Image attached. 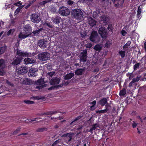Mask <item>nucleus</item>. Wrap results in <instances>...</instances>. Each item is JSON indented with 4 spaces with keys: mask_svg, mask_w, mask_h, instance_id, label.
I'll list each match as a JSON object with an SVG mask.
<instances>
[{
    "mask_svg": "<svg viewBox=\"0 0 146 146\" xmlns=\"http://www.w3.org/2000/svg\"><path fill=\"white\" fill-rule=\"evenodd\" d=\"M71 15L75 19L80 20L83 18V13L80 9H76L72 11Z\"/></svg>",
    "mask_w": 146,
    "mask_h": 146,
    "instance_id": "nucleus-1",
    "label": "nucleus"
},
{
    "mask_svg": "<svg viewBox=\"0 0 146 146\" xmlns=\"http://www.w3.org/2000/svg\"><path fill=\"white\" fill-rule=\"evenodd\" d=\"M58 13L62 16H66L69 15L70 11L67 7L62 6L60 8Z\"/></svg>",
    "mask_w": 146,
    "mask_h": 146,
    "instance_id": "nucleus-2",
    "label": "nucleus"
},
{
    "mask_svg": "<svg viewBox=\"0 0 146 146\" xmlns=\"http://www.w3.org/2000/svg\"><path fill=\"white\" fill-rule=\"evenodd\" d=\"M98 33L101 37L104 39L106 38L108 36L107 29L104 27H101L99 28Z\"/></svg>",
    "mask_w": 146,
    "mask_h": 146,
    "instance_id": "nucleus-3",
    "label": "nucleus"
},
{
    "mask_svg": "<svg viewBox=\"0 0 146 146\" xmlns=\"http://www.w3.org/2000/svg\"><path fill=\"white\" fill-rule=\"evenodd\" d=\"M90 40L96 43L98 41L99 37L97 31H92L90 37Z\"/></svg>",
    "mask_w": 146,
    "mask_h": 146,
    "instance_id": "nucleus-4",
    "label": "nucleus"
},
{
    "mask_svg": "<svg viewBox=\"0 0 146 146\" xmlns=\"http://www.w3.org/2000/svg\"><path fill=\"white\" fill-rule=\"evenodd\" d=\"M50 54L47 52H45L39 54L38 55V58L39 60L45 61L48 60L49 58Z\"/></svg>",
    "mask_w": 146,
    "mask_h": 146,
    "instance_id": "nucleus-5",
    "label": "nucleus"
},
{
    "mask_svg": "<svg viewBox=\"0 0 146 146\" xmlns=\"http://www.w3.org/2000/svg\"><path fill=\"white\" fill-rule=\"evenodd\" d=\"M31 21L35 23H38L41 21L40 17L36 13H33L31 16Z\"/></svg>",
    "mask_w": 146,
    "mask_h": 146,
    "instance_id": "nucleus-6",
    "label": "nucleus"
},
{
    "mask_svg": "<svg viewBox=\"0 0 146 146\" xmlns=\"http://www.w3.org/2000/svg\"><path fill=\"white\" fill-rule=\"evenodd\" d=\"M88 53L87 50L85 49L83 52H81L80 56V61L84 62L87 60Z\"/></svg>",
    "mask_w": 146,
    "mask_h": 146,
    "instance_id": "nucleus-7",
    "label": "nucleus"
},
{
    "mask_svg": "<svg viewBox=\"0 0 146 146\" xmlns=\"http://www.w3.org/2000/svg\"><path fill=\"white\" fill-rule=\"evenodd\" d=\"M38 70L37 68H31L29 69L28 72V76L31 77L35 76H36Z\"/></svg>",
    "mask_w": 146,
    "mask_h": 146,
    "instance_id": "nucleus-8",
    "label": "nucleus"
},
{
    "mask_svg": "<svg viewBox=\"0 0 146 146\" xmlns=\"http://www.w3.org/2000/svg\"><path fill=\"white\" fill-rule=\"evenodd\" d=\"M17 54L18 55L17 57L23 59V57L28 56H29V54L27 52H23L19 49H17Z\"/></svg>",
    "mask_w": 146,
    "mask_h": 146,
    "instance_id": "nucleus-9",
    "label": "nucleus"
},
{
    "mask_svg": "<svg viewBox=\"0 0 146 146\" xmlns=\"http://www.w3.org/2000/svg\"><path fill=\"white\" fill-rule=\"evenodd\" d=\"M23 33L25 34L31 35V32L32 31V28L29 24H27L23 27Z\"/></svg>",
    "mask_w": 146,
    "mask_h": 146,
    "instance_id": "nucleus-10",
    "label": "nucleus"
},
{
    "mask_svg": "<svg viewBox=\"0 0 146 146\" xmlns=\"http://www.w3.org/2000/svg\"><path fill=\"white\" fill-rule=\"evenodd\" d=\"M17 74L19 75H23L27 72V69L24 66H21L17 70Z\"/></svg>",
    "mask_w": 146,
    "mask_h": 146,
    "instance_id": "nucleus-11",
    "label": "nucleus"
},
{
    "mask_svg": "<svg viewBox=\"0 0 146 146\" xmlns=\"http://www.w3.org/2000/svg\"><path fill=\"white\" fill-rule=\"evenodd\" d=\"M48 41L43 40H39L38 43V45L41 48L44 49L47 46Z\"/></svg>",
    "mask_w": 146,
    "mask_h": 146,
    "instance_id": "nucleus-12",
    "label": "nucleus"
},
{
    "mask_svg": "<svg viewBox=\"0 0 146 146\" xmlns=\"http://www.w3.org/2000/svg\"><path fill=\"white\" fill-rule=\"evenodd\" d=\"M72 134L71 133H69L63 134L62 136V137H66V139L67 143L70 142L72 138Z\"/></svg>",
    "mask_w": 146,
    "mask_h": 146,
    "instance_id": "nucleus-13",
    "label": "nucleus"
},
{
    "mask_svg": "<svg viewBox=\"0 0 146 146\" xmlns=\"http://www.w3.org/2000/svg\"><path fill=\"white\" fill-rule=\"evenodd\" d=\"M60 79L59 78L57 77H53L50 80V84L52 85H54L55 84H58L59 83Z\"/></svg>",
    "mask_w": 146,
    "mask_h": 146,
    "instance_id": "nucleus-14",
    "label": "nucleus"
},
{
    "mask_svg": "<svg viewBox=\"0 0 146 146\" xmlns=\"http://www.w3.org/2000/svg\"><path fill=\"white\" fill-rule=\"evenodd\" d=\"M52 20L54 23L56 25H58L61 21V19L60 17L57 16L55 17L52 18Z\"/></svg>",
    "mask_w": 146,
    "mask_h": 146,
    "instance_id": "nucleus-15",
    "label": "nucleus"
},
{
    "mask_svg": "<svg viewBox=\"0 0 146 146\" xmlns=\"http://www.w3.org/2000/svg\"><path fill=\"white\" fill-rule=\"evenodd\" d=\"M22 60V58L17 57L12 62L11 64L13 66L17 65L19 64Z\"/></svg>",
    "mask_w": 146,
    "mask_h": 146,
    "instance_id": "nucleus-16",
    "label": "nucleus"
},
{
    "mask_svg": "<svg viewBox=\"0 0 146 146\" xmlns=\"http://www.w3.org/2000/svg\"><path fill=\"white\" fill-rule=\"evenodd\" d=\"M24 61L26 64H33L35 62V60L33 58H25Z\"/></svg>",
    "mask_w": 146,
    "mask_h": 146,
    "instance_id": "nucleus-17",
    "label": "nucleus"
},
{
    "mask_svg": "<svg viewBox=\"0 0 146 146\" xmlns=\"http://www.w3.org/2000/svg\"><path fill=\"white\" fill-rule=\"evenodd\" d=\"M88 20V23L92 26H94L96 24V21L91 17H89Z\"/></svg>",
    "mask_w": 146,
    "mask_h": 146,
    "instance_id": "nucleus-18",
    "label": "nucleus"
},
{
    "mask_svg": "<svg viewBox=\"0 0 146 146\" xmlns=\"http://www.w3.org/2000/svg\"><path fill=\"white\" fill-rule=\"evenodd\" d=\"M84 70L83 68H78L75 71V74L77 75H81L83 73Z\"/></svg>",
    "mask_w": 146,
    "mask_h": 146,
    "instance_id": "nucleus-19",
    "label": "nucleus"
},
{
    "mask_svg": "<svg viewBox=\"0 0 146 146\" xmlns=\"http://www.w3.org/2000/svg\"><path fill=\"white\" fill-rule=\"evenodd\" d=\"M98 102L99 104L102 106H103L107 104V100L106 98H104L100 100Z\"/></svg>",
    "mask_w": 146,
    "mask_h": 146,
    "instance_id": "nucleus-20",
    "label": "nucleus"
},
{
    "mask_svg": "<svg viewBox=\"0 0 146 146\" xmlns=\"http://www.w3.org/2000/svg\"><path fill=\"white\" fill-rule=\"evenodd\" d=\"M99 127V125L98 123L94 124L92 125V127L90 128L89 131L92 134L93 133L94 130H95L96 128Z\"/></svg>",
    "mask_w": 146,
    "mask_h": 146,
    "instance_id": "nucleus-21",
    "label": "nucleus"
},
{
    "mask_svg": "<svg viewBox=\"0 0 146 146\" xmlns=\"http://www.w3.org/2000/svg\"><path fill=\"white\" fill-rule=\"evenodd\" d=\"M43 30L42 28H40L38 30H36L35 31H33L31 33L32 36H35L36 35H38L40 33V32Z\"/></svg>",
    "mask_w": 146,
    "mask_h": 146,
    "instance_id": "nucleus-22",
    "label": "nucleus"
},
{
    "mask_svg": "<svg viewBox=\"0 0 146 146\" xmlns=\"http://www.w3.org/2000/svg\"><path fill=\"white\" fill-rule=\"evenodd\" d=\"M30 36V34H23L22 32H21L19 35L18 37L21 39H24Z\"/></svg>",
    "mask_w": 146,
    "mask_h": 146,
    "instance_id": "nucleus-23",
    "label": "nucleus"
},
{
    "mask_svg": "<svg viewBox=\"0 0 146 146\" xmlns=\"http://www.w3.org/2000/svg\"><path fill=\"white\" fill-rule=\"evenodd\" d=\"M54 0H46L45 1H42V2H40L38 3V5L41 6H44L45 5L48 3L50 2H53V1Z\"/></svg>",
    "mask_w": 146,
    "mask_h": 146,
    "instance_id": "nucleus-24",
    "label": "nucleus"
},
{
    "mask_svg": "<svg viewBox=\"0 0 146 146\" xmlns=\"http://www.w3.org/2000/svg\"><path fill=\"white\" fill-rule=\"evenodd\" d=\"M102 21H103L104 23H107L109 21V17L105 15H102L101 17Z\"/></svg>",
    "mask_w": 146,
    "mask_h": 146,
    "instance_id": "nucleus-25",
    "label": "nucleus"
},
{
    "mask_svg": "<svg viewBox=\"0 0 146 146\" xmlns=\"http://www.w3.org/2000/svg\"><path fill=\"white\" fill-rule=\"evenodd\" d=\"M74 76L73 73H70L65 75L64 78L65 80H68Z\"/></svg>",
    "mask_w": 146,
    "mask_h": 146,
    "instance_id": "nucleus-26",
    "label": "nucleus"
},
{
    "mask_svg": "<svg viewBox=\"0 0 146 146\" xmlns=\"http://www.w3.org/2000/svg\"><path fill=\"white\" fill-rule=\"evenodd\" d=\"M126 89L125 88H123L121 90L119 93V95L120 96H123L126 94Z\"/></svg>",
    "mask_w": 146,
    "mask_h": 146,
    "instance_id": "nucleus-27",
    "label": "nucleus"
},
{
    "mask_svg": "<svg viewBox=\"0 0 146 146\" xmlns=\"http://www.w3.org/2000/svg\"><path fill=\"white\" fill-rule=\"evenodd\" d=\"M102 47L99 44H97L95 46L94 48V49L96 51L100 52L102 50Z\"/></svg>",
    "mask_w": 146,
    "mask_h": 146,
    "instance_id": "nucleus-28",
    "label": "nucleus"
},
{
    "mask_svg": "<svg viewBox=\"0 0 146 146\" xmlns=\"http://www.w3.org/2000/svg\"><path fill=\"white\" fill-rule=\"evenodd\" d=\"M7 47L6 46L0 47V55L3 54L6 50Z\"/></svg>",
    "mask_w": 146,
    "mask_h": 146,
    "instance_id": "nucleus-29",
    "label": "nucleus"
},
{
    "mask_svg": "<svg viewBox=\"0 0 146 146\" xmlns=\"http://www.w3.org/2000/svg\"><path fill=\"white\" fill-rule=\"evenodd\" d=\"M31 80L27 78L23 81V83L26 85H30L31 84Z\"/></svg>",
    "mask_w": 146,
    "mask_h": 146,
    "instance_id": "nucleus-30",
    "label": "nucleus"
},
{
    "mask_svg": "<svg viewBox=\"0 0 146 146\" xmlns=\"http://www.w3.org/2000/svg\"><path fill=\"white\" fill-rule=\"evenodd\" d=\"M44 25L46 26H47L48 28L50 29H52L53 27V26L52 24L48 21H46L44 24Z\"/></svg>",
    "mask_w": 146,
    "mask_h": 146,
    "instance_id": "nucleus-31",
    "label": "nucleus"
},
{
    "mask_svg": "<svg viewBox=\"0 0 146 146\" xmlns=\"http://www.w3.org/2000/svg\"><path fill=\"white\" fill-rule=\"evenodd\" d=\"M109 110L108 109L106 108L104 110H98L96 111V113H101L107 112Z\"/></svg>",
    "mask_w": 146,
    "mask_h": 146,
    "instance_id": "nucleus-32",
    "label": "nucleus"
},
{
    "mask_svg": "<svg viewBox=\"0 0 146 146\" xmlns=\"http://www.w3.org/2000/svg\"><path fill=\"white\" fill-rule=\"evenodd\" d=\"M125 52L124 50H120L119 52V54L120 56L122 58H124L125 56Z\"/></svg>",
    "mask_w": 146,
    "mask_h": 146,
    "instance_id": "nucleus-33",
    "label": "nucleus"
},
{
    "mask_svg": "<svg viewBox=\"0 0 146 146\" xmlns=\"http://www.w3.org/2000/svg\"><path fill=\"white\" fill-rule=\"evenodd\" d=\"M43 80L42 78L39 79L35 82L36 84L37 85H41L43 83Z\"/></svg>",
    "mask_w": 146,
    "mask_h": 146,
    "instance_id": "nucleus-34",
    "label": "nucleus"
},
{
    "mask_svg": "<svg viewBox=\"0 0 146 146\" xmlns=\"http://www.w3.org/2000/svg\"><path fill=\"white\" fill-rule=\"evenodd\" d=\"M33 97L34 99L37 100H43L45 98L43 96H34Z\"/></svg>",
    "mask_w": 146,
    "mask_h": 146,
    "instance_id": "nucleus-35",
    "label": "nucleus"
},
{
    "mask_svg": "<svg viewBox=\"0 0 146 146\" xmlns=\"http://www.w3.org/2000/svg\"><path fill=\"white\" fill-rule=\"evenodd\" d=\"M47 128L46 127H42L37 129L36 130V131L37 132H42L44 131H47Z\"/></svg>",
    "mask_w": 146,
    "mask_h": 146,
    "instance_id": "nucleus-36",
    "label": "nucleus"
},
{
    "mask_svg": "<svg viewBox=\"0 0 146 146\" xmlns=\"http://www.w3.org/2000/svg\"><path fill=\"white\" fill-rule=\"evenodd\" d=\"M82 117V116L80 115L77 117L76 118H75L73 120L71 123H70V125H72L73 124V123L75 121H76L80 119H81Z\"/></svg>",
    "mask_w": 146,
    "mask_h": 146,
    "instance_id": "nucleus-37",
    "label": "nucleus"
},
{
    "mask_svg": "<svg viewBox=\"0 0 146 146\" xmlns=\"http://www.w3.org/2000/svg\"><path fill=\"white\" fill-rule=\"evenodd\" d=\"M131 44V42L130 41H128L123 46V49L127 48H128Z\"/></svg>",
    "mask_w": 146,
    "mask_h": 146,
    "instance_id": "nucleus-38",
    "label": "nucleus"
},
{
    "mask_svg": "<svg viewBox=\"0 0 146 146\" xmlns=\"http://www.w3.org/2000/svg\"><path fill=\"white\" fill-rule=\"evenodd\" d=\"M141 9L140 7V6H139L138 7V10L137 11V16L138 17H140L141 14Z\"/></svg>",
    "mask_w": 146,
    "mask_h": 146,
    "instance_id": "nucleus-39",
    "label": "nucleus"
},
{
    "mask_svg": "<svg viewBox=\"0 0 146 146\" xmlns=\"http://www.w3.org/2000/svg\"><path fill=\"white\" fill-rule=\"evenodd\" d=\"M107 29L109 31L112 32L113 27L112 25L111 24H109L108 26Z\"/></svg>",
    "mask_w": 146,
    "mask_h": 146,
    "instance_id": "nucleus-40",
    "label": "nucleus"
},
{
    "mask_svg": "<svg viewBox=\"0 0 146 146\" xmlns=\"http://www.w3.org/2000/svg\"><path fill=\"white\" fill-rule=\"evenodd\" d=\"M24 102L26 104H32L34 103V102L29 100H25L24 101Z\"/></svg>",
    "mask_w": 146,
    "mask_h": 146,
    "instance_id": "nucleus-41",
    "label": "nucleus"
},
{
    "mask_svg": "<svg viewBox=\"0 0 146 146\" xmlns=\"http://www.w3.org/2000/svg\"><path fill=\"white\" fill-rule=\"evenodd\" d=\"M15 31L14 29H10L7 33V34L8 36L11 35V34H13Z\"/></svg>",
    "mask_w": 146,
    "mask_h": 146,
    "instance_id": "nucleus-42",
    "label": "nucleus"
},
{
    "mask_svg": "<svg viewBox=\"0 0 146 146\" xmlns=\"http://www.w3.org/2000/svg\"><path fill=\"white\" fill-rule=\"evenodd\" d=\"M21 129V127H19L16 129L15 131L13 133V134L14 135L17 134L20 131V130Z\"/></svg>",
    "mask_w": 146,
    "mask_h": 146,
    "instance_id": "nucleus-43",
    "label": "nucleus"
},
{
    "mask_svg": "<svg viewBox=\"0 0 146 146\" xmlns=\"http://www.w3.org/2000/svg\"><path fill=\"white\" fill-rule=\"evenodd\" d=\"M139 63H138L135 64L133 66V69L134 70H135L139 68Z\"/></svg>",
    "mask_w": 146,
    "mask_h": 146,
    "instance_id": "nucleus-44",
    "label": "nucleus"
},
{
    "mask_svg": "<svg viewBox=\"0 0 146 146\" xmlns=\"http://www.w3.org/2000/svg\"><path fill=\"white\" fill-rule=\"evenodd\" d=\"M98 14L96 11L93 12L92 14L93 17L95 18H96L98 17Z\"/></svg>",
    "mask_w": 146,
    "mask_h": 146,
    "instance_id": "nucleus-45",
    "label": "nucleus"
},
{
    "mask_svg": "<svg viewBox=\"0 0 146 146\" xmlns=\"http://www.w3.org/2000/svg\"><path fill=\"white\" fill-rule=\"evenodd\" d=\"M85 46L87 48H90L92 46V44L90 42H88L85 45Z\"/></svg>",
    "mask_w": 146,
    "mask_h": 146,
    "instance_id": "nucleus-46",
    "label": "nucleus"
},
{
    "mask_svg": "<svg viewBox=\"0 0 146 146\" xmlns=\"http://www.w3.org/2000/svg\"><path fill=\"white\" fill-rule=\"evenodd\" d=\"M21 9L19 7H18L17 9L15 10L14 13V14L16 15L18 14L21 11Z\"/></svg>",
    "mask_w": 146,
    "mask_h": 146,
    "instance_id": "nucleus-47",
    "label": "nucleus"
},
{
    "mask_svg": "<svg viewBox=\"0 0 146 146\" xmlns=\"http://www.w3.org/2000/svg\"><path fill=\"white\" fill-rule=\"evenodd\" d=\"M22 3L21 1H19L17 3H14V5L17 6H18L19 7L22 5Z\"/></svg>",
    "mask_w": 146,
    "mask_h": 146,
    "instance_id": "nucleus-48",
    "label": "nucleus"
},
{
    "mask_svg": "<svg viewBox=\"0 0 146 146\" xmlns=\"http://www.w3.org/2000/svg\"><path fill=\"white\" fill-rule=\"evenodd\" d=\"M5 83L6 84L9 86H13V84L8 80H6Z\"/></svg>",
    "mask_w": 146,
    "mask_h": 146,
    "instance_id": "nucleus-49",
    "label": "nucleus"
},
{
    "mask_svg": "<svg viewBox=\"0 0 146 146\" xmlns=\"http://www.w3.org/2000/svg\"><path fill=\"white\" fill-rule=\"evenodd\" d=\"M4 61L3 59H0V67L2 66L4 64Z\"/></svg>",
    "mask_w": 146,
    "mask_h": 146,
    "instance_id": "nucleus-50",
    "label": "nucleus"
},
{
    "mask_svg": "<svg viewBox=\"0 0 146 146\" xmlns=\"http://www.w3.org/2000/svg\"><path fill=\"white\" fill-rule=\"evenodd\" d=\"M111 44L110 42L108 41L105 44V46L106 48H109Z\"/></svg>",
    "mask_w": 146,
    "mask_h": 146,
    "instance_id": "nucleus-51",
    "label": "nucleus"
},
{
    "mask_svg": "<svg viewBox=\"0 0 146 146\" xmlns=\"http://www.w3.org/2000/svg\"><path fill=\"white\" fill-rule=\"evenodd\" d=\"M41 118L40 117L36 118H34L32 119H30L29 120V121H36V120H38L39 119H41Z\"/></svg>",
    "mask_w": 146,
    "mask_h": 146,
    "instance_id": "nucleus-52",
    "label": "nucleus"
},
{
    "mask_svg": "<svg viewBox=\"0 0 146 146\" xmlns=\"http://www.w3.org/2000/svg\"><path fill=\"white\" fill-rule=\"evenodd\" d=\"M121 34L122 36H125L127 34V32L124 30H122L121 31Z\"/></svg>",
    "mask_w": 146,
    "mask_h": 146,
    "instance_id": "nucleus-53",
    "label": "nucleus"
},
{
    "mask_svg": "<svg viewBox=\"0 0 146 146\" xmlns=\"http://www.w3.org/2000/svg\"><path fill=\"white\" fill-rule=\"evenodd\" d=\"M74 2L71 0H69L67 2L68 4L69 5L71 6L72 5L73 3Z\"/></svg>",
    "mask_w": 146,
    "mask_h": 146,
    "instance_id": "nucleus-54",
    "label": "nucleus"
},
{
    "mask_svg": "<svg viewBox=\"0 0 146 146\" xmlns=\"http://www.w3.org/2000/svg\"><path fill=\"white\" fill-rule=\"evenodd\" d=\"M133 122V123L132 124V127L133 128H134L137 126L138 124L135 123L134 121Z\"/></svg>",
    "mask_w": 146,
    "mask_h": 146,
    "instance_id": "nucleus-55",
    "label": "nucleus"
},
{
    "mask_svg": "<svg viewBox=\"0 0 146 146\" xmlns=\"http://www.w3.org/2000/svg\"><path fill=\"white\" fill-rule=\"evenodd\" d=\"M55 89H56V86H51L48 88V90H52Z\"/></svg>",
    "mask_w": 146,
    "mask_h": 146,
    "instance_id": "nucleus-56",
    "label": "nucleus"
},
{
    "mask_svg": "<svg viewBox=\"0 0 146 146\" xmlns=\"http://www.w3.org/2000/svg\"><path fill=\"white\" fill-rule=\"evenodd\" d=\"M32 5L31 3L29 2V4L25 6V8L26 9H27Z\"/></svg>",
    "mask_w": 146,
    "mask_h": 146,
    "instance_id": "nucleus-57",
    "label": "nucleus"
},
{
    "mask_svg": "<svg viewBox=\"0 0 146 146\" xmlns=\"http://www.w3.org/2000/svg\"><path fill=\"white\" fill-rule=\"evenodd\" d=\"M99 70V69L98 68H97L95 69L93 71L94 72L98 73Z\"/></svg>",
    "mask_w": 146,
    "mask_h": 146,
    "instance_id": "nucleus-58",
    "label": "nucleus"
},
{
    "mask_svg": "<svg viewBox=\"0 0 146 146\" xmlns=\"http://www.w3.org/2000/svg\"><path fill=\"white\" fill-rule=\"evenodd\" d=\"M51 112H50V111L49 112H46V113H42L41 114L42 115H51Z\"/></svg>",
    "mask_w": 146,
    "mask_h": 146,
    "instance_id": "nucleus-59",
    "label": "nucleus"
},
{
    "mask_svg": "<svg viewBox=\"0 0 146 146\" xmlns=\"http://www.w3.org/2000/svg\"><path fill=\"white\" fill-rule=\"evenodd\" d=\"M83 127V126L81 125H79L77 128V129L78 130H80L82 129Z\"/></svg>",
    "mask_w": 146,
    "mask_h": 146,
    "instance_id": "nucleus-60",
    "label": "nucleus"
},
{
    "mask_svg": "<svg viewBox=\"0 0 146 146\" xmlns=\"http://www.w3.org/2000/svg\"><path fill=\"white\" fill-rule=\"evenodd\" d=\"M4 74V73L2 69H0V75L3 76Z\"/></svg>",
    "mask_w": 146,
    "mask_h": 146,
    "instance_id": "nucleus-61",
    "label": "nucleus"
},
{
    "mask_svg": "<svg viewBox=\"0 0 146 146\" xmlns=\"http://www.w3.org/2000/svg\"><path fill=\"white\" fill-rule=\"evenodd\" d=\"M55 73L54 72H50L48 73V74L50 76H52Z\"/></svg>",
    "mask_w": 146,
    "mask_h": 146,
    "instance_id": "nucleus-62",
    "label": "nucleus"
},
{
    "mask_svg": "<svg viewBox=\"0 0 146 146\" xmlns=\"http://www.w3.org/2000/svg\"><path fill=\"white\" fill-rule=\"evenodd\" d=\"M59 141V140H56V141H55V142H54V143L53 144V145H52L51 146H53V145H55L57 144L58 143Z\"/></svg>",
    "mask_w": 146,
    "mask_h": 146,
    "instance_id": "nucleus-63",
    "label": "nucleus"
},
{
    "mask_svg": "<svg viewBox=\"0 0 146 146\" xmlns=\"http://www.w3.org/2000/svg\"><path fill=\"white\" fill-rule=\"evenodd\" d=\"M134 83L132 81H132L129 83V87L130 88H131L133 85V84Z\"/></svg>",
    "mask_w": 146,
    "mask_h": 146,
    "instance_id": "nucleus-64",
    "label": "nucleus"
}]
</instances>
